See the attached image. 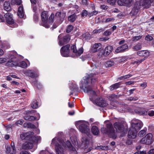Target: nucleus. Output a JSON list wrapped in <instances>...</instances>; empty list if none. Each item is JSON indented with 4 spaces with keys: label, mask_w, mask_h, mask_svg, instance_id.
Listing matches in <instances>:
<instances>
[{
    "label": "nucleus",
    "mask_w": 154,
    "mask_h": 154,
    "mask_svg": "<svg viewBox=\"0 0 154 154\" xmlns=\"http://www.w3.org/2000/svg\"><path fill=\"white\" fill-rule=\"evenodd\" d=\"M32 6L33 10L34 12H35L37 9L36 6L35 5L36 4V0H30Z\"/></svg>",
    "instance_id": "35"
},
{
    "label": "nucleus",
    "mask_w": 154,
    "mask_h": 154,
    "mask_svg": "<svg viewBox=\"0 0 154 154\" xmlns=\"http://www.w3.org/2000/svg\"><path fill=\"white\" fill-rule=\"evenodd\" d=\"M113 50L112 47L110 45H109L106 47L104 49L103 55L104 56H107Z\"/></svg>",
    "instance_id": "23"
},
{
    "label": "nucleus",
    "mask_w": 154,
    "mask_h": 154,
    "mask_svg": "<svg viewBox=\"0 0 154 154\" xmlns=\"http://www.w3.org/2000/svg\"><path fill=\"white\" fill-rule=\"evenodd\" d=\"M142 38V36H135L133 37L132 39L133 41H137Z\"/></svg>",
    "instance_id": "51"
},
{
    "label": "nucleus",
    "mask_w": 154,
    "mask_h": 154,
    "mask_svg": "<svg viewBox=\"0 0 154 154\" xmlns=\"http://www.w3.org/2000/svg\"><path fill=\"white\" fill-rule=\"evenodd\" d=\"M133 128H131L129 129L128 135V137L129 138L134 139L137 135V131Z\"/></svg>",
    "instance_id": "17"
},
{
    "label": "nucleus",
    "mask_w": 154,
    "mask_h": 154,
    "mask_svg": "<svg viewBox=\"0 0 154 154\" xmlns=\"http://www.w3.org/2000/svg\"><path fill=\"white\" fill-rule=\"evenodd\" d=\"M54 17V14H51L49 17V20L51 22H53Z\"/></svg>",
    "instance_id": "58"
},
{
    "label": "nucleus",
    "mask_w": 154,
    "mask_h": 154,
    "mask_svg": "<svg viewBox=\"0 0 154 154\" xmlns=\"http://www.w3.org/2000/svg\"><path fill=\"white\" fill-rule=\"evenodd\" d=\"M91 129L92 132L94 135H97L99 134V131L98 128L97 126H93Z\"/></svg>",
    "instance_id": "27"
},
{
    "label": "nucleus",
    "mask_w": 154,
    "mask_h": 154,
    "mask_svg": "<svg viewBox=\"0 0 154 154\" xmlns=\"http://www.w3.org/2000/svg\"><path fill=\"white\" fill-rule=\"evenodd\" d=\"M132 0H118V3L120 6H129L131 3Z\"/></svg>",
    "instance_id": "21"
},
{
    "label": "nucleus",
    "mask_w": 154,
    "mask_h": 154,
    "mask_svg": "<svg viewBox=\"0 0 154 154\" xmlns=\"http://www.w3.org/2000/svg\"><path fill=\"white\" fill-rule=\"evenodd\" d=\"M21 3V0H12L11 1V4L12 5L16 4L19 5H20Z\"/></svg>",
    "instance_id": "37"
},
{
    "label": "nucleus",
    "mask_w": 154,
    "mask_h": 154,
    "mask_svg": "<svg viewBox=\"0 0 154 154\" xmlns=\"http://www.w3.org/2000/svg\"><path fill=\"white\" fill-rule=\"evenodd\" d=\"M7 23L9 24H12L14 23V20L13 18L12 14L8 13L4 15Z\"/></svg>",
    "instance_id": "10"
},
{
    "label": "nucleus",
    "mask_w": 154,
    "mask_h": 154,
    "mask_svg": "<svg viewBox=\"0 0 154 154\" xmlns=\"http://www.w3.org/2000/svg\"><path fill=\"white\" fill-rule=\"evenodd\" d=\"M79 128L80 131L82 133L88 134L90 132L89 127L88 126V122L85 121H80L79 122Z\"/></svg>",
    "instance_id": "4"
},
{
    "label": "nucleus",
    "mask_w": 154,
    "mask_h": 154,
    "mask_svg": "<svg viewBox=\"0 0 154 154\" xmlns=\"http://www.w3.org/2000/svg\"><path fill=\"white\" fill-rule=\"evenodd\" d=\"M6 61V59L3 57L0 58V64L5 63Z\"/></svg>",
    "instance_id": "57"
},
{
    "label": "nucleus",
    "mask_w": 154,
    "mask_h": 154,
    "mask_svg": "<svg viewBox=\"0 0 154 154\" xmlns=\"http://www.w3.org/2000/svg\"><path fill=\"white\" fill-rule=\"evenodd\" d=\"M143 124L142 122L138 119L133 120L131 122V128L136 131L137 132L143 126Z\"/></svg>",
    "instance_id": "6"
},
{
    "label": "nucleus",
    "mask_w": 154,
    "mask_h": 154,
    "mask_svg": "<svg viewBox=\"0 0 154 154\" xmlns=\"http://www.w3.org/2000/svg\"><path fill=\"white\" fill-rule=\"evenodd\" d=\"M9 58L10 60H14L17 61V59L16 58L14 55H10L9 56Z\"/></svg>",
    "instance_id": "56"
},
{
    "label": "nucleus",
    "mask_w": 154,
    "mask_h": 154,
    "mask_svg": "<svg viewBox=\"0 0 154 154\" xmlns=\"http://www.w3.org/2000/svg\"><path fill=\"white\" fill-rule=\"evenodd\" d=\"M34 132L32 131H29L26 133L20 134V137L21 139L28 140H31V135L34 134Z\"/></svg>",
    "instance_id": "18"
},
{
    "label": "nucleus",
    "mask_w": 154,
    "mask_h": 154,
    "mask_svg": "<svg viewBox=\"0 0 154 154\" xmlns=\"http://www.w3.org/2000/svg\"><path fill=\"white\" fill-rule=\"evenodd\" d=\"M137 54L140 57H143V59L145 60L149 56V52L147 50H142L138 51Z\"/></svg>",
    "instance_id": "13"
},
{
    "label": "nucleus",
    "mask_w": 154,
    "mask_h": 154,
    "mask_svg": "<svg viewBox=\"0 0 154 154\" xmlns=\"http://www.w3.org/2000/svg\"><path fill=\"white\" fill-rule=\"evenodd\" d=\"M41 17L42 20L41 25L46 28L49 27V25L48 22V15L47 12H43L41 14Z\"/></svg>",
    "instance_id": "5"
},
{
    "label": "nucleus",
    "mask_w": 154,
    "mask_h": 154,
    "mask_svg": "<svg viewBox=\"0 0 154 154\" xmlns=\"http://www.w3.org/2000/svg\"><path fill=\"white\" fill-rule=\"evenodd\" d=\"M95 103L98 106L102 107L106 106L108 103L102 97L97 98L95 101Z\"/></svg>",
    "instance_id": "9"
},
{
    "label": "nucleus",
    "mask_w": 154,
    "mask_h": 154,
    "mask_svg": "<svg viewBox=\"0 0 154 154\" xmlns=\"http://www.w3.org/2000/svg\"><path fill=\"white\" fill-rule=\"evenodd\" d=\"M117 0H107V2L111 5H113L115 4Z\"/></svg>",
    "instance_id": "52"
},
{
    "label": "nucleus",
    "mask_w": 154,
    "mask_h": 154,
    "mask_svg": "<svg viewBox=\"0 0 154 154\" xmlns=\"http://www.w3.org/2000/svg\"><path fill=\"white\" fill-rule=\"evenodd\" d=\"M146 134V131L145 130H141L139 132L138 135L140 137H143Z\"/></svg>",
    "instance_id": "41"
},
{
    "label": "nucleus",
    "mask_w": 154,
    "mask_h": 154,
    "mask_svg": "<svg viewBox=\"0 0 154 154\" xmlns=\"http://www.w3.org/2000/svg\"><path fill=\"white\" fill-rule=\"evenodd\" d=\"M38 76V75L33 72H31V74L30 75V76L32 78H34L37 77Z\"/></svg>",
    "instance_id": "53"
},
{
    "label": "nucleus",
    "mask_w": 154,
    "mask_h": 154,
    "mask_svg": "<svg viewBox=\"0 0 154 154\" xmlns=\"http://www.w3.org/2000/svg\"><path fill=\"white\" fill-rule=\"evenodd\" d=\"M140 86L143 88H145L147 86V83L146 82H143V83L140 84Z\"/></svg>",
    "instance_id": "62"
},
{
    "label": "nucleus",
    "mask_w": 154,
    "mask_h": 154,
    "mask_svg": "<svg viewBox=\"0 0 154 154\" xmlns=\"http://www.w3.org/2000/svg\"><path fill=\"white\" fill-rule=\"evenodd\" d=\"M70 46L69 45H67L62 47L60 49V52L61 54L64 57H68L69 56L70 51L69 48Z\"/></svg>",
    "instance_id": "8"
},
{
    "label": "nucleus",
    "mask_w": 154,
    "mask_h": 154,
    "mask_svg": "<svg viewBox=\"0 0 154 154\" xmlns=\"http://www.w3.org/2000/svg\"><path fill=\"white\" fill-rule=\"evenodd\" d=\"M51 144L55 145L57 154H64L63 147L66 146V144L63 140L59 141L57 138L55 137L52 139Z\"/></svg>",
    "instance_id": "2"
},
{
    "label": "nucleus",
    "mask_w": 154,
    "mask_h": 154,
    "mask_svg": "<svg viewBox=\"0 0 154 154\" xmlns=\"http://www.w3.org/2000/svg\"><path fill=\"white\" fill-rule=\"evenodd\" d=\"M144 59H139V60H137L135 61L134 62H133L132 63L133 64H134L135 63H137L139 65V64L141 63L142 62H143V61L144 60Z\"/></svg>",
    "instance_id": "45"
},
{
    "label": "nucleus",
    "mask_w": 154,
    "mask_h": 154,
    "mask_svg": "<svg viewBox=\"0 0 154 154\" xmlns=\"http://www.w3.org/2000/svg\"><path fill=\"white\" fill-rule=\"evenodd\" d=\"M5 17H4L2 15H0V22H3L5 21Z\"/></svg>",
    "instance_id": "61"
},
{
    "label": "nucleus",
    "mask_w": 154,
    "mask_h": 154,
    "mask_svg": "<svg viewBox=\"0 0 154 154\" xmlns=\"http://www.w3.org/2000/svg\"><path fill=\"white\" fill-rule=\"evenodd\" d=\"M106 128H101V131L104 134H107L112 138L115 139L117 137V133L115 131L112 124L111 123L106 124Z\"/></svg>",
    "instance_id": "3"
},
{
    "label": "nucleus",
    "mask_w": 154,
    "mask_h": 154,
    "mask_svg": "<svg viewBox=\"0 0 154 154\" xmlns=\"http://www.w3.org/2000/svg\"><path fill=\"white\" fill-rule=\"evenodd\" d=\"M153 39V37L150 35L146 36L145 38V40L148 41L152 40Z\"/></svg>",
    "instance_id": "54"
},
{
    "label": "nucleus",
    "mask_w": 154,
    "mask_h": 154,
    "mask_svg": "<svg viewBox=\"0 0 154 154\" xmlns=\"http://www.w3.org/2000/svg\"><path fill=\"white\" fill-rule=\"evenodd\" d=\"M18 16L20 18H23L24 16L23 9L22 6H20L19 8L17 13Z\"/></svg>",
    "instance_id": "28"
},
{
    "label": "nucleus",
    "mask_w": 154,
    "mask_h": 154,
    "mask_svg": "<svg viewBox=\"0 0 154 154\" xmlns=\"http://www.w3.org/2000/svg\"><path fill=\"white\" fill-rule=\"evenodd\" d=\"M134 112L139 115H146L147 114V110L144 108H137L134 110Z\"/></svg>",
    "instance_id": "12"
},
{
    "label": "nucleus",
    "mask_w": 154,
    "mask_h": 154,
    "mask_svg": "<svg viewBox=\"0 0 154 154\" xmlns=\"http://www.w3.org/2000/svg\"><path fill=\"white\" fill-rule=\"evenodd\" d=\"M73 26L72 25H69L66 29V32L68 33H69L73 29Z\"/></svg>",
    "instance_id": "47"
},
{
    "label": "nucleus",
    "mask_w": 154,
    "mask_h": 154,
    "mask_svg": "<svg viewBox=\"0 0 154 154\" xmlns=\"http://www.w3.org/2000/svg\"><path fill=\"white\" fill-rule=\"evenodd\" d=\"M62 14L60 12H57L55 14V16L58 17H60Z\"/></svg>",
    "instance_id": "59"
},
{
    "label": "nucleus",
    "mask_w": 154,
    "mask_h": 154,
    "mask_svg": "<svg viewBox=\"0 0 154 154\" xmlns=\"http://www.w3.org/2000/svg\"><path fill=\"white\" fill-rule=\"evenodd\" d=\"M20 154H30L28 152L24 150L21 152Z\"/></svg>",
    "instance_id": "64"
},
{
    "label": "nucleus",
    "mask_w": 154,
    "mask_h": 154,
    "mask_svg": "<svg viewBox=\"0 0 154 154\" xmlns=\"http://www.w3.org/2000/svg\"><path fill=\"white\" fill-rule=\"evenodd\" d=\"M17 66L21 67L23 68H26L27 67V65L25 61H22L18 62V61H17Z\"/></svg>",
    "instance_id": "31"
},
{
    "label": "nucleus",
    "mask_w": 154,
    "mask_h": 154,
    "mask_svg": "<svg viewBox=\"0 0 154 154\" xmlns=\"http://www.w3.org/2000/svg\"><path fill=\"white\" fill-rule=\"evenodd\" d=\"M6 152L11 153H16V149L14 145V143L12 142L11 144V146H7L6 147Z\"/></svg>",
    "instance_id": "16"
},
{
    "label": "nucleus",
    "mask_w": 154,
    "mask_h": 154,
    "mask_svg": "<svg viewBox=\"0 0 154 154\" xmlns=\"http://www.w3.org/2000/svg\"><path fill=\"white\" fill-rule=\"evenodd\" d=\"M76 15L74 14L69 16L68 17V20L71 22H74L77 18Z\"/></svg>",
    "instance_id": "33"
},
{
    "label": "nucleus",
    "mask_w": 154,
    "mask_h": 154,
    "mask_svg": "<svg viewBox=\"0 0 154 154\" xmlns=\"http://www.w3.org/2000/svg\"><path fill=\"white\" fill-rule=\"evenodd\" d=\"M102 47V45L100 43H96L92 47L91 50L93 52H96L98 51Z\"/></svg>",
    "instance_id": "25"
},
{
    "label": "nucleus",
    "mask_w": 154,
    "mask_h": 154,
    "mask_svg": "<svg viewBox=\"0 0 154 154\" xmlns=\"http://www.w3.org/2000/svg\"><path fill=\"white\" fill-rule=\"evenodd\" d=\"M61 37L60 35H59L58 38L59 39V44L61 46L64 45V44L68 42L70 40V38L69 35H66L63 37L62 40L60 39V38Z\"/></svg>",
    "instance_id": "15"
},
{
    "label": "nucleus",
    "mask_w": 154,
    "mask_h": 154,
    "mask_svg": "<svg viewBox=\"0 0 154 154\" xmlns=\"http://www.w3.org/2000/svg\"><path fill=\"white\" fill-rule=\"evenodd\" d=\"M114 64V62L112 61H109L106 62L105 63V66L106 67H110L113 66Z\"/></svg>",
    "instance_id": "39"
},
{
    "label": "nucleus",
    "mask_w": 154,
    "mask_h": 154,
    "mask_svg": "<svg viewBox=\"0 0 154 154\" xmlns=\"http://www.w3.org/2000/svg\"><path fill=\"white\" fill-rule=\"evenodd\" d=\"M98 12L96 11H94L92 12H89L88 14V16L89 17H91L97 14Z\"/></svg>",
    "instance_id": "44"
},
{
    "label": "nucleus",
    "mask_w": 154,
    "mask_h": 154,
    "mask_svg": "<svg viewBox=\"0 0 154 154\" xmlns=\"http://www.w3.org/2000/svg\"><path fill=\"white\" fill-rule=\"evenodd\" d=\"M4 8L7 11H9L11 10V7L9 2H5L4 4Z\"/></svg>",
    "instance_id": "30"
},
{
    "label": "nucleus",
    "mask_w": 154,
    "mask_h": 154,
    "mask_svg": "<svg viewBox=\"0 0 154 154\" xmlns=\"http://www.w3.org/2000/svg\"><path fill=\"white\" fill-rule=\"evenodd\" d=\"M71 51L75 53L78 56H80L83 52V49L82 47L80 48L78 50H77L76 46L75 45H73L71 47Z\"/></svg>",
    "instance_id": "14"
},
{
    "label": "nucleus",
    "mask_w": 154,
    "mask_h": 154,
    "mask_svg": "<svg viewBox=\"0 0 154 154\" xmlns=\"http://www.w3.org/2000/svg\"><path fill=\"white\" fill-rule=\"evenodd\" d=\"M88 15V12L85 10H83L81 13V15L82 17H86Z\"/></svg>",
    "instance_id": "46"
},
{
    "label": "nucleus",
    "mask_w": 154,
    "mask_h": 154,
    "mask_svg": "<svg viewBox=\"0 0 154 154\" xmlns=\"http://www.w3.org/2000/svg\"><path fill=\"white\" fill-rule=\"evenodd\" d=\"M104 30V29L102 28H100L98 29H96L94 30L93 32V34H96L98 33H100L101 32H102Z\"/></svg>",
    "instance_id": "43"
},
{
    "label": "nucleus",
    "mask_w": 154,
    "mask_h": 154,
    "mask_svg": "<svg viewBox=\"0 0 154 154\" xmlns=\"http://www.w3.org/2000/svg\"><path fill=\"white\" fill-rule=\"evenodd\" d=\"M33 142L32 140H30L29 141L26 142L23 144L22 148L24 149H31L33 146Z\"/></svg>",
    "instance_id": "19"
},
{
    "label": "nucleus",
    "mask_w": 154,
    "mask_h": 154,
    "mask_svg": "<svg viewBox=\"0 0 154 154\" xmlns=\"http://www.w3.org/2000/svg\"><path fill=\"white\" fill-rule=\"evenodd\" d=\"M147 114L150 116H154V111L150 110L147 112Z\"/></svg>",
    "instance_id": "55"
},
{
    "label": "nucleus",
    "mask_w": 154,
    "mask_h": 154,
    "mask_svg": "<svg viewBox=\"0 0 154 154\" xmlns=\"http://www.w3.org/2000/svg\"><path fill=\"white\" fill-rule=\"evenodd\" d=\"M141 48L142 45L140 43H137V44L132 47V49L134 51H137L140 50L141 49Z\"/></svg>",
    "instance_id": "32"
},
{
    "label": "nucleus",
    "mask_w": 154,
    "mask_h": 154,
    "mask_svg": "<svg viewBox=\"0 0 154 154\" xmlns=\"http://www.w3.org/2000/svg\"><path fill=\"white\" fill-rule=\"evenodd\" d=\"M91 80V83L92 85L96 83L97 82V76L96 74L91 72L90 74H87V75L83 78L81 82V86L80 88L83 89L84 92L88 93L90 96V99L93 101L94 98L98 95L99 92H96L93 90L91 87L88 85L90 80Z\"/></svg>",
    "instance_id": "1"
},
{
    "label": "nucleus",
    "mask_w": 154,
    "mask_h": 154,
    "mask_svg": "<svg viewBox=\"0 0 154 154\" xmlns=\"http://www.w3.org/2000/svg\"><path fill=\"white\" fill-rule=\"evenodd\" d=\"M34 140L38 141L41 140V138L40 136L35 137L33 136V135H31V140H32L33 142V143L34 142Z\"/></svg>",
    "instance_id": "36"
},
{
    "label": "nucleus",
    "mask_w": 154,
    "mask_h": 154,
    "mask_svg": "<svg viewBox=\"0 0 154 154\" xmlns=\"http://www.w3.org/2000/svg\"><path fill=\"white\" fill-rule=\"evenodd\" d=\"M24 122V121L23 119H20L17 121L15 124L17 125H22Z\"/></svg>",
    "instance_id": "48"
},
{
    "label": "nucleus",
    "mask_w": 154,
    "mask_h": 154,
    "mask_svg": "<svg viewBox=\"0 0 154 154\" xmlns=\"http://www.w3.org/2000/svg\"><path fill=\"white\" fill-rule=\"evenodd\" d=\"M66 145L69 148V150L73 151H74L75 149L72 147L69 141H67L66 143Z\"/></svg>",
    "instance_id": "38"
},
{
    "label": "nucleus",
    "mask_w": 154,
    "mask_h": 154,
    "mask_svg": "<svg viewBox=\"0 0 154 154\" xmlns=\"http://www.w3.org/2000/svg\"><path fill=\"white\" fill-rule=\"evenodd\" d=\"M114 19L113 17H111L106 19L105 22L106 23H109L112 21H114Z\"/></svg>",
    "instance_id": "49"
},
{
    "label": "nucleus",
    "mask_w": 154,
    "mask_h": 154,
    "mask_svg": "<svg viewBox=\"0 0 154 154\" xmlns=\"http://www.w3.org/2000/svg\"><path fill=\"white\" fill-rule=\"evenodd\" d=\"M128 48L127 45L124 44L117 48L115 52L117 53L123 52L128 49Z\"/></svg>",
    "instance_id": "22"
},
{
    "label": "nucleus",
    "mask_w": 154,
    "mask_h": 154,
    "mask_svg": "<svg viewBox=\"0 0 154 154\" xmlns=\"http://www.w3.org/2000/svg\"><path fill=\"white\" fill-rule=\"evenodd\" d=\"M31 107L33 109H36L38 107L37 102L36 100L34 101L31 104Z\"/></svg>",
    "instance_id": "40"
},
{
    "label": "nucleus",
    "mask_w": 154,
    "mask_h": 154,
    "mask_svg": "<svg viewBox=\"0 0 154 154\" xmlns=\"http://www.w3.org/2000/svg\"><path fill=\"white\" fill-rule=\"evenodd\" d=\"M153 141L152 135L151 134L149 133L142 138L140 141V142L142 144L149 145Z\"/></svg>",
    "instance_id": "7"
},
{
    "label": "nucleus",
    "mask_w": 154,
    "mask_h": 154,
    "mask_svg": "<svg viewBox=\"0 0 154 154\" xmlns=\"http://www.w3.org/2000/svg\"><path fill=\"white\" fill-rule=\"evenodd\" d=\"M135 90V89L134 88L132 89H131L130 90L128 91V94H129V95H131V94H132L133 93V91H134Z\"/></svg>",
    "instance_id": "63"
},
{
    "label": "nucleus",
    "mask_w": 154,
    "mask_h": 154,
    "mask_svg": "<svg viewBox=\"0 0 154 154\" xmlns=\"http://www.w3.org/2000/svg\"><path fill=\"white\" fill-rule=\"evenodd\" d=\"M132 76V75L130 74H128L124 76L121 77L119 78L120 80L125 79H127L129 78Z\"/></svg>",
    "instance_id": "42"
},
{
    "label": "nucleus",
    "mask_w": 154,
    "mask_h": 154,
    "mask_svg": "<svg viewBox=\"0 0 154 154\" xmlns=\"http://www.w3.org/2000/svg\"><path fill=\"white\" fill-rule=\"evenodd\" d=\"M114 126L117 131L118 132H122L124 131L125 129L124 125L122 122H115L114 124Z\"/></svg>",
    "instance_id": "11"
},
{
    "label": "nucleus",
    "mask_w": 154,
    "mask_h": 154,
    "mask_svg": "<svg viewBox=\"0 0 154 154\" xmlns=\"http://www.w3.org/2000/svg\"><path fill=\"white\" fill-rule=\"evenodd\" d=\"M153 0H141L139 6H144L146 8H148L151 3L153 2Z\"/></svg>",
    "instance_id": "20"
},
{
    "label": "nucleus",
    "mask_w": 154,
    "mask_h": 154,
    "mask_svg": "<svg viewBox=\"0 0 154 154\" xmlns=\"http://www.w3.org/2000/svg\"><path fill=\"white\" fill-rule=\"evenodd\" d=\"M24 118L25 119L29 121L33 120L36 119V118L34 116H31L29 115L25 116L24 117Z\"/></svg>",
    "instance_id": "34"
},
{
    "label": "nucleus",
    "mask_w": 154,
    "mask_h": 154,
    "mask_svg": "<svg viewBox=\"0 0 154 154\" xmlns=\"http://www.w3.org/2000/svg\"><path fill=\"white\" fill-rule=\"evenodd\" d=\"M111 34V31H109V30H107L104 32L103 35H104L105 36H108L109 35Z\"/></svg>",
    "instance_id": "50"
},
{
    "label": "nucleus",
    "mask_w": 154,
    "mask_h": 154,
    "mask_svg": "<svg viewBox=\"0 0 154 154\" xmlns=\"http://www.w3.org/2000/svg\"><path fill=\"white\" fill-rule=\"evenodd\" d=\"M17 62L14 60H10L8 61L6 63V66L9 67H13L17 66Z\"/></svg>",
    "instance_id": "26"
},
{
    "label": "nucleus",
    "mask_w": 154,
    "mask_h": 154,
    "mask_svg": "<svg viewBox=\"0 0 154 154\" xmlns=\"http://www.w3.org/2000/svg\"><path fill=\"white\" fill-rule=\"evenodd\" d=\"M121 83L120 82H119L114 84L110 86L109 89L111 91H113L114 90L120 87Z\"/></svg>",
    "instance_id": "29"
},
{
    "label": "nucleus",
    "mask_w": 154,
    "mask_h": 154,
    "mask_svg": "<svg viewBox=\"0 0 154 154\" xmlns=\"http://www.w3.org/2000/svg\"><path fill=\"white\" fill-rule=\"evenodd\" d=\"M132 140H127L125 142V143L128 145H131L132 143Z\"/></svg>",
    "instance_id": "60"
},
{
    "label": "nucleus",
    "mask_w": 154,
    "mask_h": 154,
    "mask_svg": "<svg viewBox=\"0 0 154 154\" xmlns=\"http://www.w3.org/2000/svg\"><path fill=\"white\" fill-rule=\"evenodd\" d=\"M140 8L139 6H138L137 4H135L131 12V14L132 16H135L136 15L138 12Z\"/></svg>",
    "instance_id": "24"
}]
</instances>
